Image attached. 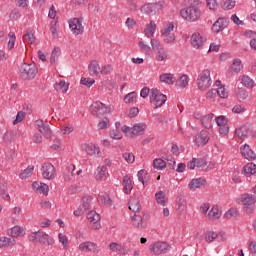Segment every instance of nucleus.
<instances>
[{
	"mask_svg": "<svg viewBox=\"0 0 256 256\" xmlns=\"http://www.w3.org/2000/svg\"><path fill=\"white\" fill-rule=\"evenodd\" d=\"M201 2L200 0H188V6L180 11V15L185 21L195 23L201 19Z\"/></svg>",
	"mask_w": 256,
	"mask_h": 256,
	"instance_id": "f257e3e1",
	"label": "nucleus"
},
{
	"mask_svg": "<svg viewBox=\"0 0 256 256\" xmlns=\"http://www.w3.org/2000/svg\"><path fill=\"white\" fill-rule=\"evenodd\" d=\"M37 73H39V69L35 64L22 63L18 67L19 77L22 78L23 81H32L37 77Z\"/></svg>",
	"mask_w": 256,
	"mask_h": 256,
	"instance_id": "f03ea898",
	"label": "nucleus"
},
{
	"mask_svg": "<svg viewBox=\"0 0 256 256\" xmlns=\"http://www.w3.org/2000/svg\"><path fill=\"white\" fill-rule=\"evenodd\" d=\"M150 93V103L154 104V109H159V107H163L167 103V95L162 94L159 89L152 88Z\"/></svg>",
	"mask_w": 256,
	"mask_h": 256,
	"instance_id": "7ed1b4c3",
	"label": "nucleus"
},
{
	"mask_svg": "<svg viewBox=\"0 0 256 256\" xmlns=\"http://www.w3.org/2000/svg\"><path fill=\"white\" fill-rule=\"evenodd\" d=\"M197 85L200 91H207L211 87V71L209 69L202 71L197 79Z\"/></svg>",
	"mask_w": 256,
	"mask_h": 256,
	"instance_id": "20e7f679",
	"label": "nucleus"
},
{
	"mask_svg": "<svg viewBox=\"0 0 256 256\" xmlns=\"http://www.w3.org/2000/svg\"><path fill=\"white\" fill-rule=\"evenodd\" d=\"M256 195L246 193L242 195V205L245 213L250 214L255 211Z\"/></svg>",
	"mask_w": 256,
	"mask_h": 256,
	"instance_id": "39448f33",
	"label": "nucleus"
},
{
	"mask_svg": "<svg viewBox=\"0 0 256 256\" xmlns=\"http://www.w3.org/2000/svg\"><path fill=\"white\" fill-rule=\"evenodd\" d=\"M151 46L154 53H156V61H165V59H167V50L161 46V42H159V40L152 38Z\"/></svg>",
	"mask_w": 256,
	"mask_h": 256,
	"instance_id": "423d86ee",
	"label": "nucleus"
},
{
	"mask_svg": "<svg viewBox=\"0 0 256 256\" xmlns=\"http://www.w3.org/2000/svg\"><path fill=\"white\" fill-rule=\"evenodd\" d=\"M235 136L242 141H245V139L249 137H255V135H253V126L251 124H244L236 128Z\"/></svg>",
	"mask_w": 256,
	"mask_h": 256,
	"instance_id": "0eeeda50",
	"label": "nucleus"
},
{
	"mask_svg": "<svg viewBox=\"0 0 256 256\" xmlns=\"http://www.w3.org/2000/svg\"><path fill=\"white\" fill-rule=\"evenodd\" d=\"M69 27L74 35H83V32L85 31V28L83 27V17L70 20Z\"/></svg>",
	"mask_w": 256,
	"mask_h": 256,
	"instance_id": "6e6552de",
	"label": "nucleus"
},
{
	"mask_svg": "<svg viewBox=\"0 0 256 256\" xmlns=\"http://www.w3.org/2000/svg\"><path fill=\"white\" fill-rule=\"evenodd\" d=\"M42 175L44 179H55L57 177V170L51 163H45L42 165Z\"/></svg>",
	"mask_w": 256,
	"mask_h": 256,
	"instance_id": "1a4fd4ad",
	"label": "nucleus"
},
{
	"mask_svg": "<svg viewBox=\"0 0 256 256\" xmlns=\"http://www.w3.org/2000/svg\"><path fill=\"white\" fill-rule=\"evenodd\" d=\"M171 249L167 242H156L153 244L151 251L154 255H165Z\"/></svg>",
	"mask_w": 256,
	"mask_h": 256,
	"instance_id": "9d476101",
	"label": "nucleus"
},
{
	"mask_svg": "<svg viewBox=\"0 0 256 256\" xmlns=\"http://www.w3.org/2000/svg\"><path fill=\"white\" fill-rule=\"evenodd\" d=\"M89 207H91V199L89 196H83L81 199V206L74 211L75 217H81V215H84L85 211H88Z\"/></svg>",
	"mask_w": 256,
	"mask_h": 256,
	"instance_id": "9b49d317",
	"label": "nucleus"
},
{
	"mask_svg": "<svg viewBox=\"0 0 256 256\" xmlns=\"http://www.w3.org/2000/svg\"><path fill=\"white\" fill-rule=\"evenodd\" d=\"M35 127L36 129H38V131H40L42 133V135L46 138V139H51V128L49 127V124L44 123L42 119L36 120L35 121Z\"/></svg>",
	"mask_w": 256,
	"mask_h": 256,
	"instance_id": "f8f14e48",
	"label": "nucleus"
},
{
	"mask_svg": "<svg viewBox=\"0 0 256 256\" xmlns=\"http://www.w3.org/2000/svg\"><path fill=\"white\" fill-rule=\"evenodd\" d=\"M35 127L36 129H38V131H40L42 133V135L46 138V139H51V128L49 127V124L44 123L42 119L36 120L35 121Z\"/></svg>",
	"mask_w": 256,
	"mask_h": 256,
	"instance_id": "ddd939ff",
	"label": "nucleus"
},
{
	"mask_svg": "<svg viewBox=\"0 0 256 256\" xmlns=\"http://www.w3.org/2000/svg\"><path fill=\"white\" fill-rule=\"evenodd\" d=\"M195 143L198 147H205L209 143V132L202 130L200 133L195 135Z\"/></svg>",
	"mask_w": 256,
	"mask_h": 256,
	"instance_id": "4468645a",
	"label": "nucleus"
},
{
	"mask_svg": "<svg viewBox=\"0 0 256 256\" xmlns=\"http://www.w3.org/2000/svg\"><path fill=\"white\" fill-rule=\"evenodd\" d=\"M229 27V18H219L213 25L212 31L213 33H221L224 29Z\"/></svg>",
	"mask_w": 256,
	"mask_h": 256,
	"instance_id": "2eb2a0df",
	"label": "nucleus"
},
{
	"mask_svg": "<svg viewBox=\"0 0 256 256\" xmlns=\"http://www.w3.org/2000/svg\"><path fill=\"white\" fill-rule=\"evenodd\" d=\"M86 217L87 219H89V221H91V223H93V226H92L93 229H101V223H99L101 221V215H99L97 211L95 210L89 211Z\"/></svg>",
	"mask_w": 256,
	"mask_h": 256,
	"instance_id": "dca6fc26",
	"label": "nucleus"
},
{
	"mask_svg": "<svg viewBox=\"0 0 256 256\" xmlns=\"http://www.w3.org/2000/svg\"><path fill=\"white\" fill-rule=\"evenodd\" d=\"M128 208L130 211H133V213H139V211H141V200L139 199V196L130 197Z\"/></svg>",
	"mask_w": 256,
	"mask_h": 256,
	"instance_id": "f3484780",
	"label": "nucleus"
},
{
	"mask_svg": "<svg viewBox=\"0 0 256 256\" xmlns=\"http://www.w3.org/2000/svg\"><path fill=\"white\" fill-rule=\"evenodd\" d=\"M38 242L42 243L43 245H53V243H55V240L53 239V237L49 236V234L39 230Z\"/></svg>",
	"mask_w": 256,
	"mask_h": 256,
	"instance_id": "a211bd4d",
	"label": "nucleus"
},
{
	"mask_svg": "<svg viewBox=\"0 0 256 256\" xmlns=\"http://www.w3.org/2000/svg\"><path fill=\"white\" fill-rule=\"evenodd\" d=\"M204 40L203 36L199 32L193 33L191 36V45L194 49H201L203 46Z\"/></svg>",
	"mask_w": 256,
	"mask_h": 256,
	"instance_id": "6ab92c4d",
	"label": "nucleus"
},
{
	"mask_svg": "<svg viewBox=\"0 0 256 256\" xmlns=\"http://www.w3.org/2000/svg\"><path fill=\"white\" fill-rule=\"evenodd\" d=\"M241 154L248 161H253L256 158L255 152H253L251 146L247 144H245L243 148H241Z\"/></svg>",
	"mask_w": 256,
	"mask_h": 256,
	"instance_id": "aec40b11",
	"label": "nucleus"
},
{
	"mask_svg": "<svg viewBox=\"0 0 256 256\" xmlns=\"http://www.w3.org/2000/svg\"><path fill=\"white\" fill-rule=\"evenodd\" d=\"M241 69H243V65H241V60L236 59L229 67L228 73H230V75H237V73H239Z\"/></svg>",
	"mask_w": 256,
	"mask_h": 256,
	"instance_id": "412c9836",
	"label": "nucleus"
},
{
	"mask_svg": "<svg viewBox=\"0 0 256 256\" xmlns=\"http://www.w3.org/2000/svg\"><path fill=\"white\" fill-rule=\"evenodd\" d=\"M122 185L124 186V191L126 195H129V193H131V191L133 190V183L131 182V176L126 174L123 177Z\"/></svg>",
	"mask_w": 256,
	"mask_h": 256,
	"instance_id": "4be33fe9",
	"label": "nucleus"
},
{
	"mask_svg": "<svg viewBox=\"0 0 256 256\" xmlns=\"http://www.w3.org/2000/svg\"><path fill=\"white\" fill-rule=\"evenodd\" d=\"M109 249H110V251H114L115 253H119L120 255H127V253H128L125 250V247H123L122 245H120L117 242L110 243Z\"/></svg>",
	"mask_w": 256,
	"mask_h": 256,
	"instance_id": "5701e85b",
	"label": "nucleus"
},
{
	"mask_svg": "<svg viewBox=\"0 0 256 256\" xmlns=\"http://www.w3.org/2000/svg\"><path fill=\"white\" fill-rule=\"evenodd\" d=\"M242 173H244V175L246 177H249L250 175H255V173H256V164L253 163V162L246 164L243 167Z\"/></svg>",
	"mask_w": 256,
	"mask_h": 256,
	"instance_id": "b1692460",
	"label": "nucleus"
},
{
	"mask_svg": "<svg viewBox=\"0 0 256 256\" xmlns=\"http://www.w3.org/2000/svg\"><path fill=\"white\" fill-rule=\"evenodd\" d=\"M146 129L147 125L143 123H138L131 128V135H143Z\"/></svg>",
	"mask_w": 256,
	"mask_h": 256,
	"instance_id": "393cba45",
	"label": "nucleus"
},
{
	"mask_svg": "<svg viewBox=\"0 0 256 256\" xmlns=\"http://www.w3.org/2000/svg\"><path fill=\"white\" fill-rule=\"evenodd\" d=\"M213 117H214L213 113L202 117L201 124L205 129H211V127H213Z\"/></svg>",
	"mask_w": 256,
	"mask_h": 256,
	"instance_id": "a878e982",
	"label": "nucleus"
},
{
	"mask_svg": "<svg viewBox=\"0 0 256 256\" xmlns=\"http://www.w3.org/2000/svg\"><path fill=\"white\" fill-rule=\"evenodd\" d=\"M79 249L81 251H90L92 253H95L97 251V244L93 242H84L79 245Z\"/></svg>",
	"mask_w": 256,
	"mask_h": 256,
	"instance_id": "bb28decb",
	"label": "nucleus"
},
{
	"mask_svg": "<svg viewBox=\"0 0 256 256\" xmlns=\"http://www.w3.org/2000/svg\"><path fill=\"white\" fill-rule=\"evenodd\" d=\"M0 195L3 199H5V201L11 200V197L7 193V183L5 182V180L1 178H0Z\"/></svg>",
	"mask_w": 256,
	"mask_h": 256,
	"instance_id": "cd10ccee",
	"label": "nucleus"
},
{
	"mask_svg": "<svg viewBox=\"0 0 256 256\" xmlns=\"http://www.w3.org/2000/svg\"><path fill=\"white\" fill-rule=\"evenodd\" d=\"M17 135H19V133L14 130L7 131L3 136V141L9 145L15 141V137H17Z\"/></svg>",
	"mask_w": 256,
	"mask_h": 256,
	"instance_id": "c85d7f7f",
	"label": "nucleus"
},
{
	"mask_svg": "<svg viewBox=\"0 0 256 256\" xmlns=\"http://www.w3.org/2000/svg\"><path fill=\"white\" fill-rule=\"evenodd\" d=\"M160 81L162 83H167V85H173L177 79L171 73H164L160 75Z\"/></svg>",
	"mask_w": 256,
	"mask_h": 256,
	"instance_id": "c756f323",
	"label": "nucleus"
},
{
	"mask_svg": "<svg viewBox=\"0 0 256 256\" xmlns=\"http://www.w3.org/2000/svg\"><path fill=\"white\" fill-rule=\"evenodd\" d=\"M141 13H144L145 15H155V7L153 6V3L144 4L140 8Z\"/></svg>",
	"mask_w": 256,
	"mask_h": 256,
	"instance_id": "7c9ffc66",
	"label": "nucleus"
},
{
	"mask_svg": "<svg viewBox=\"0 0 256 256\" xmlns=\"http://www.w3.org/2000/svg\"><path fill=\"white\" fill-rule=\"evenodd\" d=\"M89 74L94 77V75L99 74V62L97 60H92L88 66Z\"/></svg>",
	"mask_w": 256,
	"mask_h": 256,
	"instance_id": "2f4dec72",
	"label": "nucleus"
},
{
	"mask_svg": "<svg viewBox=\"0 0 256 256\" xmlns=\"http://www.w3.org/2000/svg\"><path fill=\"white\" fill-rule=\"evenodd\" d=\"M83 151L87 153V155H95L96 153H100L99 148H97L93 144H84L82 145Z\"/></svg>",
	"mask_w": 256,
	"mask_h": 256,
	"instance_id": "473e14b6",
	"label": "nucleus"
},
{
	"mask_svg": "<svg viewBox=\"0 0 256 256\" xmlns=\"http://www.w3.org/2000/svg\"><path fill=\"white\" fill-rule=\"evenodd\" d=\"M138 179H139V181H141V183L143 184L144 187H145V185H147V183H149L151 181L149 173H147V171H145V170L138 171Z\"/></svg>",
	"mask_w": 256,
	"mask_h": 256,
	"instance_id": "72a5a7b5",
	"label": "nucleus"
},
{
	"mask_svg": "<svg viewBox=\"0 0 256 256\" xmlns=\"http://www.w3.org/2000/svg\"><path fill=\"white\" fill-rule=\"evenodd\" d=\"M107 175V166L98 167L95 172V178L97 181H103Z\"/></svg>",
	"mask_w": 256,
	"mask_h": 256,
	"instance_id": "f704fd0d",
	"label": "nucleus"
},
{
	"mask_svg": "<svg viewBox=\"0 0 256 256\" xmlns=\"http://www.w3.org/2000/svg\"><path fill=\"white\" fill-rule=\"evenodd\" d=\"M156 29H157V24L151 21L150 24H148L144 30L146 37H153L155 35Z\"/></svg>",
	"mask_w": 256,
	"mask_h": 256,
	"instance_id": "c9c22d12",
	"label": "nucleus"
},
{
	"mask_svg": "<svg viewBox=\"0 0 256 256\" xmlns=\"http://www.w3.org/2000/svg\"><path fill=\"white\" fill-rule=\"evenodd\" d=\"M54 89L55 91H61V93H67L69 91V84H66L65 80H61L54 84Z\"/></svg>",
	"mask_w": 256,
	"mask_h": 256,
	"instance_id": "e433bc0d",
	"label": "nucleus"
},
{
	"mask_svg": "<svg viewBox=\"0 0 256 256\" xmlns=\"http://www.w3.org/2000/svg\"><path fill=\"white\" fill-rule=\"evenodd\" d=\"M8 235L11 237H19L20 235H25V231L20 226H14L12 229L8 230Z\"/></svg>",
	"mask_w": 256,
	"mask_h": 256,
	"instance_id": "4c0bfd02",
	"label": "nucleus"
},
{
	"mask_svg": "<svg viewBox=\"0 0 256 256\" xmlns=\"http://www.w3.org/2000/svg\"><path fill=\"white\" fill-rule=\"evenodd\" d=\"M206 183H207V180H205L204 178L193 179L189 183V187L190 189H199L201 185H205Z\"/></svg>",
	"mask_w": 256,
	"mask_h": 256,
	"instance_id": "58836bf2",
	"label": "nucleus"
},
{
	"mask_svg": "<svg viewBox=\"0 0 256 256\" xmlns=\"http://www.w3.org/2000/svg\"><path fill=\"white\" fill-rule=\"evenodd\" d=\"M98 203L107 205V207H111V196L109 194L105 193L104 195H99L97 198Z\"/></svg>",
	"mask_w": 256,
	"mask_h": 256,
	"instance_id": "ea45409f",
	"label": "nucleus"
},
{
	"mask_svg": "<svg viewBox=\"0 0 256 256\" xmlns=\"http://www.w3.org/2000/svg\"><path fill=\"white\" fill-rule=\"evenodd\" d=\"M176 85L181 89H185L189 85V76L187 74L182 75L178 80H176Z\"/></svg>",
	"mask_w": 256,
	"mask_h": 256,
	"instance_id": "a19ab883",
	"label": "nucleus"
},
{
	"mask_svg": "<svg viewBox=\"0 0 256 256\" xmlns=\"http://www.w3.org/2000/svg\"><path fill=\"white\" fill-rule=\"evenodd\" d=\"M194 163L196 167L202 169V171H209V167H207V162L203 158H194Z\"/></svg>",
	"mask_w": 256,
	"mask_h": 256,
	"instance_id": "79ce46f5",
	"label": "nucleus"
},
{
	"mask_svg": "<svg viewBox=\"0 0 256 256\" xmlns=\"http://www.w3.org/2000/svg\"><path fill=\"white\" fill-rule=\"evenodd\" d=\"M101 107H103V102H94L91 106H90V111L92 113V115H94V117H97V115H99V111L101 109Z\"/></svg>",
	"mask_w": 256,
	"mask_h": 256,
	"instance_id": "37998d69",
	"label": "nucleus"
},
{
	"mask_svg": "<svg viewBox=\"0 0 256 256\" xmlns=\"http://www.w3.org/2000/svg\"><path fill=\"white\" fill-rule=\"evenodd\" d=\"M153 167L154 169L163 170L165 167H167V162H165V160L162 158H156L153 161Z\"/></svg>",
	"mask_w": 256,
	"mask_h": 256,
	"instance_id": "c03bdc74",
	"label": "nucleus"
},
{
	"mask_svg": "<svg viewBox=\"0 0 256 256\" xmlns=\"http://www.w3.org/2000/svg\"><path fill=\"white\" fill-rule=\"evenodd\" d=\"M224 217L226 219H237L239 217V210L235 208H230L225 214Z\"/></svg>",
	"mask_w": 256,
	"mask_h": 256,
	"instance_id": "a18cd8bd",
	"label": "nucleus"
},
{
	"mask_svg": "<svg viewBox=\"0 0 256 256\" xmlns=\"http://www.w3.org/2000/svg\"><path fill=\"white\" fill-rule=\"evenodd\" d=\"M35 169V166L29 165L22 173H20V177L22 179H29L31 175L33 174V171Z\"/></svg>",
	"mask_w": 256,
	"mask_h": 256,
	"instance_id": "49530a36",
	"label": "nucleus"
},
{
	"mask_svg": "<svg viewBox=\"0 0 256 256\" xmlns=\"http://www.w3.org/2000/svg\"><path fill=\"white\" fill-rule=\"evenodd\" d=\"M132 225L134 227H145V225H143V217H141V215L135 214L132 217Z\"/></svg>",
	"mask_w": 256,
	"mask_h": 256,
	"instance_id": "de8ad7c7",
	"label": "nucleus"
},
{
	"mask_svg": "<svg viewBox=\"0 0 256 256\" xmlns=\"http://www.w3.org/2000/svg\"><path fill=\"white\" fill-rule=\"evenodd\" d=\"M138 46H139L140 51H141L142 53H145V55H151V46L145 44L144 41H140V42L138 43Z\"/></svg>",
	"mask_w": 256,
	"mask_h": 256,
	"instance_id": "09e8293b",
	"label": "nucleus"
},
{
	"mask_svg": "<svg viewBox=\"0 0 256 256\" xmlns=\"http://www.w3.org/2000/svg\"><path fill=\"white\" fill-rule=\"evenodd\" d=\"M155 197H156L157 203H159L160 205H166L167 198L165 197V194L163 193V191L157 192L155 194Z\"/></svg>",
	"mask_w": 256,
	"mask_h": 256,
	"instance_id": "8fccbe9b",
	"label": "nucleus"
},
{
	"mask_svg": "<svg viewBox=\"0 0 256 256\" xmlns=\"http://www.w3.org/2000/svg\"><path fill=\"white\" fill-rule=\"evenodd\" d=\"M214 239H217V233H215L214 231L205 232L206 243H213Z\"/></svg>",
	"mask_w": 256,
	"mask_h": 256,
	"instance_id": "3c124183",
	"label": "nucleus"
},
{
	"mask_svg": "<svg viewBox=\"0 0 256 256\" xmlns=\"http://www.w3.org/2000/svg\"><path fill=\"white\" fill-rule=\"evenodd\" d=\"M59 55H61V49L54 48L50 56V63H55L59 59Z\"/></svg>",
	"mask_w": 256,
	"mask_h": 256,
	"instance_id": "603ef678",
	"label": "nucleus"
},
{
	"mask_svg": "<svg viewBox=\"0 0 256 256\" xmlns=\"http://www.w3.org/2000/svg\"><path fill=\"white\" fill-rule=\"evenodd\" d=\"M208 215L212 217V219H219V217H221V214H219V206H213Z\"/></svg>",
	"mask_w": 256,
	"mask_h": 256,
	"instance_id": "864d4df0",
	"label": "nucleus"
},
{
	"mask_svg": "<svg viewBox=\"0 0 256 256\" xmlns=\"http://www.w3.org/2000/svg\"><path fill=\"white\" fill-rule=\"evenodd\" d=\"M23 39L26 41V43L33 44L35 42V34H33V32L27 31L23 36Z\"/></svg>",
	"mask_w": 256,
	"mask_h": 256,
	"instance_id": "5fc2aeb1",
	"label": "nucleus"
},
{
	"mask_svg": "<svg viewBox=\"0 0 256 256\" xmlns=\"http://www.w3.org/2000/svg\"><path fill=\"white\" fill-rule=\"evenodd\" d=\"M242 84L244 85V87H248V88L252 89L253 79H251V77H249V76H243L242 77Z\"/></svg>",
	"mask_w": 256,
	"mask_h": 256,
	"instance_id": "6e6d98bb",
	"label": "nucleus"
},
{
	"mask_svg": "<svg viewBox=\"0 0 256 256\" xmlns=\"http://www.w3.org/2000/svg\"><path fill=\"white\" fill-rule=\"evenodd\" d=\"M107 113H111V108L106 107L105 104L102 103V106H100V110L96 117H103V115H107Z\"/></svg>",
	"mask_w": 256,
	"mask_h": 256,
	"instance_id": "4d7b16f0",
	"label": "nucleus"
},
{
	"mask_svg": "<svg viewBox=\"0 0 256 256\" xmlns=\"http://www.w3.org/2000/svg\"><path fill=\"white\" fill-rule=\"evenodd\" d=\"M234 7H235V1H233V0H226V1H224L223 5H222V8L225 11H230V9H233Z\"/></svg>",
	"mask_w": 256,
	"mask_h": 256,
	"instance_id": "13d9d810",
	"label": "nucleus"
},
{
	"mask_svg": "<svg viewBox=\"0 0 256 256\" xmlns=\"http://www.w3.org/2000/svg\"><path fill=\"white\" fill-rule=\"evenodd\" d=\"M123 159L127 161V163H135V155L133 153H124L122 154Z\"/></svg>",
	"mask_w": 256,
	"mask_h": 256,
	"instance_id": "bf43d9fd",
	"label": "nucleus"
},
{
	"mask_svg": "<svg viewBox=\"0 0 256 256\" xmlns=\"http://www.w3.org/2000/svg\"><path fill=\"white\" fill-rule=\"evenodd\" d=\"M217 95L221 97V99H226V97H229V93L225 91V86H221L218 89H216Z\"/></svg>",
	"mask_w": 256,
	"mask_h": 256,
	"instance_id": "052dcab7",
	"label": "nucleus"
},
{
	"mask_svg": "<svg viewBox=\"0 0 256 256\" xmlns=\"http://www.w3.org/2000/svg\"><path fill=\"white\" fill-rule=\"evenodd\" d=\"M137 97V92H130L124 97L125 103H133V99Z\"/></svg>",
	"mask_w": 256,
	"mask_h": 256,
	"instance_id": "680f3d73",
	"label": "nucleus"
},
{
	"mask_svg": "<svg viewBox=\"0 0 256 256\" xmlns=\"http://www.w3.org/2000/svg\"><path fill=\"white\" fill-rule=\"evenodd\" d=\"M110 137L111 139H123V134L121 131H119V129H115L110 132Z\"/></svg>",
	"mask_w": 256,
	"mask_h": 256,
	"instance_id": "e2e57ef3",
	"label": "nucleus"
},
{
	"mask_svg": "<svg viewBox=\"0 0 256 256\" xmlns=\"http://www.w3.org/2000/svg\"><path fill=\"white\" fill-rule=\"evenodd\" d=\"M81 84L85 85L86 87H91V86L95 85V80L82 77L81 78Z\"/></svg>",
	"mask_w": 256,
	"mask_h": 256,
	"instance_id": "0e129e2a",
	"label": "nucleus"
},
{
	"mask_svg": "<svg viewBox=\"0 0 256 256\" xmlns=\"http://www.w3.org/2000/svg\"><path fill=\"white\" fill-rule=\"evenodd\" d=\"M216 123L218 127H222L227 125V118L225 116H218L216 117Z\"/></svg>",
	"mask_w": 256,
	"mask_h": 256,
	"instance_id": "69168bd1",
	"label": "nucleus"
},
{
	"mask_svg": "<svg viewBox=\"0 0 256 256\" xmlns=\"http://www.w3.org/2000/svg\"><path fill=\"white\" fill-rule=\"evenodd\" d=\"M109 123V118L105 117L98 123V129H107V127H109Z\"/></svg>",
	"mask_w": 256,
	"mask_h": 256,
	"instance_id": "338daca9",
	"label": "nucleus"
},
{
	"mask_svg": "<svg viewBox=\"0 0 256 256\" xmlns=\"http://www.w3.org/2000/svg\"><path fill=\"white\" fill-rule=\"evenodd\" d=\"M162 35H164V39H163V41H164V43H167V44H169V43H173V41H175V34H162Z\"/></svg>",
	"mask_w": 256,
	"mask_h": 256,
	"instance_id": "774afa93",
	"label": "nucleus"
}]
</instances>
